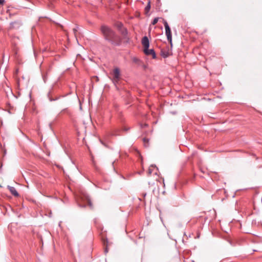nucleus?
I'll return each instance as SVG.
<instances>
[{
    "label": "nucleus",
    "instance_id": "nucleus-17",
    "mask_svg": "<svg viewBox=\"0 0 262 262\" xmlns=\"http://www.w3.org/2000/svg\"><path fill=\"white\" fill-rule=\"evenodd\" d=\"M143 195L144 197H145L146 196V194L144 193V194H143Z\"/></svg>",
    "mask_w": 262,
    "mask_h": 262
},
{
    "label": "nucleus",
    "instance_id": "nucleus-14",
    "mask_svg": "<svg viewBox=\"0 0 262 262\" xmlns=\"http://www.w3.org/2000/svg\"><path fill=\"white\" fill-rule=\"evenodd\" d=\"M5 3V0H0V5H3Z\"/></svg>",
    "mask_w": 262,
    "mask_h": 262
},
{
    "label": "nucleus",
    "instance_id": "nucleus-11",
    "mask_svg": "<svg viewBox=\"0 0 262 262\" xmlns=\"http://www.w3.org/2000/svg\"><path fill=\"white\" fill-rule=\"evenodd\" d=\"M150 9V1L148 2L147 6H146L145 8V11L146 13H148Z\"/></svg>",
    "mask_w": 262,
    "mask_h": 262
},
{
    "label": "nucleus",
    "instance_id": "nucleus-10",
    "mask_svg": "<svg viewBox=\"0 0 262 262\" xmlns=\"http://www.w3.org/2000/svg\"><path fill=\"white\" fill-rule=\"evenodd\" d=\"M103 240V244L105 246L104 252L105 253H106L108 252V248H107L108 241H107V238H106V239L104 238Z\"/></svg>",
    "mask_w": 262,
    "mask_h": 262
},
{
    "label": "nucleus",
    "instance_id": "nucleus-1",
    "mask_svg": "<svg viewBox=\"0 0 262 262\" xmlns=\"http://www.w3.org/2000/svg\"><path fill=\"white\" fill-rule=\"evenodd\" d=\"M100 31L104 39L107 40L112 45L119 46L121 45L122 39L110 27L106 25H102Z\"/></svg>",
    "mask_w": 262,
    "mask_h": 262
},
{
    "label": "nucleus",
    "instance_id": "nucleus-4",
    "mask_svg": "<svg viewBox=\"0 0 262 262\" xmlns=\"http://www.w3.org/2000/svg\"><path fill=\"white\" fill-rule=\"evenodd\" d=\"M121 79L120 70L118 68H116L113 70V77L112 79L113 83L116 85Z\"/></svg>",
    "mask_w": 262,
    "mask_h": 262
},
{
    "label": "nucleus",
    "instance_id": "nucleus-12",
    "mask_svg": "<svg viewBox=\"0 0 262 262\" xmlns=\"http://www.w3.org/2000/svg\"><path fill=\"white\" fill-rule=\"evenodd\" d=\"M158 20H159V18L158 17L155 18L153 19V20H152V21L151 23L152 25H156L158 23Z\"/></svg>",
    "mask_w": 262,
    "mask_h": 262
},
{
    "label": "nucleus",
    "instance_id": "nucleus-18",
    "mask_svg": "<svg viewBox=\"0 0 262 262\" xmlns=\"http://www.w3.org/2000/svg\"><path fill=\"white\" fill-rule=\"evenodd\" d=\"M2 187V186H1V185H0V187Z\"/></svg>",
    "mask_w": 262,
    "mask_h": 262
},
{
    "label": "nucleus",
    "instance_id": "nucleus-2",
    "mask_svg": "<svg viewBox=\"0 0 262 262\" xmlns=\"http://www.w3.org/2000/svg\"><path fill=\"white\" fill-rule=\"evenodd\" d=\"M142 45L144 48V53L146 55H151L153 59L156 58V54L154 49H149V41L147 36L142 39Z\"/></svg>",
    "mask_w": 262,
    "mask_h": 262
},
{
    "label": "nucleus",
    "instance_id": "nucleus-3",
    "mask_svg": "<svg viewBox=\"0 0 262 262\" xmlns=\"http://www.w3.org/2000/svg\"><path fill=\"white\" fill-rule=\"evenodd\" d=\"M114 26L116 28L124 38L125 39L127 38L128 34L127 30L125 27H124L123 24L121 22L116 21L114 24Z\"/></svg>",
    "mask_w": 262,
    "mask_h": 262
},
{
    "label": "nucleus",
    "instance_id": "nucleus-7",
    "mask_svg": "<svg viewBox=\"0 0 262 262\" xmlns=\"http://www.w3.org/2000/svg\"><path fill=\"white\" fill-rule=\"evenodd\" d=\"M161 55L164 58L168 57L170 55L168 48L162 49L161 50Z\"/></svg>",
    "mask_w": 262,
    "mask_h": 262
},
{
    "label": "nucleus",
    "instance_id": "nucleus-5",
    "mask_svg": "<svg viewBox=\"0 0 262 262\" xmlns=\"http://www.w3.org/2000/svg\"><path fill=\"white\" fill-rule=\"evenodd\" d=\"M163 24L165 28V34L167 36V40L169 41L170 43L172 42V35L171 32L170 28L167 23V22L165 20H163Z\"/></svg>",
    "mask_w": 262,
    "mask_h": 262
},
{
    "label": "nucleus",
    "instance_id": "nucleus-15",
    "mask_svg": "<svg viewBox=\"0 0 262 262\" xmlns=\"http://www.w3.org/2000/svg\"><path fill=\"white\" fill-rule=\"evenodd\" d=\"M133 61L135 62H137L139 61V59L138 58H133Z\"/></svg>",
    "mask_w": 262,
    "mask_h": 262
},
{
    "label": "nucleus",
    "instance_id": "nucleus-9",
    "mask_svg": "<svg viewBox=\"0 0 262 262\" xmlns=\"http://www.w3.org/2000/svg\"><path fill=\"white\" fill-rule=\"evenodd\" d=\"M155 170H157V168L156 166L151 165L148 169V175H150Z\"/></svg>",
    "mask_w": 262,
    "mask_h": 262
},
{
    "label": "nucleus",
    "instance_id": "nucleus-13",
    "mask_svg": "<svg viewBox=\"0 0 262 262\" xmlns=\"http://www.w3.org/2000/svg\"><path fill=\"white\" fill-rule=\"evenodd\" d=\"M64 112H66V113H69V111H68L67 109H63V110H62L61 111L60 113H64Z\"/></svg>",
    "mask_w": 262,
    "mask_h": 262
},
{
    "label": "nucleus",
    "instance_id": "nucleus-6",
    "mask_svg": "<svg viewBox=\"0 0 262 262\" xmlns=\"http://www.w3.org/2000/svg\"><path fill=\"white\" fill-rule=\"evenodd\" d=\"M80 198L82 201L86 202L90 208H93V204L88 194L85 192H81L80 194Z\"/></svg>",
    "mask_w": 262,
    "mask_h": 262
},
{
    "label": "nucleus",
    "instance_id": "nucleus-8",
    "mask_svg": "<svg viewBox=\"0 0 262 262\" xmlns=\"http://www.w3.org/2000/svg\"><path fill=\"white\" fill-rule=\"evenodd\" d=\"M8 188L10 191L11 193L14 196H18L19 195L18 193L14 187L8 186Z\"/></svg>",
    "mask_w": 262,
    "mask_h": 262
},
{
    "label": "nucleus",
    "instance_id": "nucleus-16",
    "mask_svg": "<svg viewBox=\"0 0 262 262\" xmlns=\"http://www.w3.org/2000/svg\"><path fill=\"white\" fill-rule=\"evenodd\" d=\"M76 31H77V30H76L75 28H74V29H73V32H74V33H75L76 32Z\"/></svg>",
    "mask_w": 262,
    "mask_h": 262
}]
</instances>
